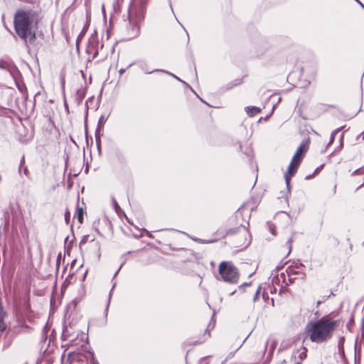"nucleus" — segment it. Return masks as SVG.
Wrapping results in <instances>:
<instances>
[{
	"instance_id": "nucleus-1",
	"label": "nucleus",
	"mask_w": 364,
	"mask_h": 364,
	"mask_svg": "<svg viewBox=\"0 0 364 364\" xmlns=\"http://www.w3.org/2000/svg\"><path fill=\"white\" fill-rule=\"evenodd\" d=\"M340 324L341 320L336 318L333 312L316 321H309L304 331V339L316 344L327 343L333 338L335 331Z\"/></svg>"
},
{
	"instance_id": "nucleus-2",
	"label": "nucleus",
	"mask_w": 364,
	"mask_h": 364,
	"mask_svg": "<svg viewBox=\"0 0 364 364\" xmlns=\"http://www.w3.org/2000/svg\"><path fill=\"white\" fill-rule=\"evenodd\" d=\"M41 21L37 11H24V41L30 46L36 45V31Z\"/></svg>"
},
{
	"instance_id": "nucleus-3",
	"label": "nucleus",
	"mask_w": 364,
	"mask_h": 364,
	"mask_svg": "<svg viewBox=\"0 0 364 364\" xmlns=\"http://www.w3.org/2000/svg\"><path fill=\"white\" fill-rule=\"evenodd\" d=\"M218 274L221 279L228 283L238 282L240 273L232 262H222L218 267Z\"/></svg>"
},
{
	"instance_id": "nucleus-4",
	"label": "nucleus",
	"mask_w": 364,
	"mask_h": 364,
	"mask_svg": "<svg viewBox=\"0 0 364 364\" xmlns=\"http://www.w3.org/2000/svg\"><path fill=\"white\" fill-rule=\"evenodd\" d=\"M301 80H304L305 85H309L311 82L315 80L317 75V68L314 65H309L306 68L301 67L298 69Z\"/></svg>"
},
{
	"instance_id": "nucleus-5",
	"label": "nucleus",
	"mask_w": 364,
	"mask_h": 364,
	"mask_svg": "<svg viewBox=\"0 0 364 364\" xmlns=\"http://www.w3.org/2000/svg\"><path fill=\"white\" fill-rule=\"evenodd\" d=\"M296 272L294 271V269L293 267H288V269L286 271V273L282 272L279 275H277V277H274L272 279V283L274 284H280V281H282V284H281V287L283 288L284 286H287L289 284V283L287 281V278L288 279V281L290 284L294 282V280L296 279V277H293L294 274H296Z\"/></svg>"
},
{
	"instance_id": "nucleus-6",
	"label": "nucleus",
	"mask_w": 364,
	"mask_h": 364,
	"mask_svg": "<svg viewBox=\"0 0 364 364\" xmlns=\"http://www.w3.org/2000/svg\"><path fill=\"white\" fill-rule=\"evenodd\" d=\"M311 139L309 136L303 139L292 158L301 162L306 152L309 149Z\"/></svg>"
},
{
	"instance_id": "nucleus-7",
	"label": "nucleus",
	"mask_w": 364,
	"mask_h": 364,
	"mask_svg": "<svg viewBox=\"0 0 364 364\" xmlns=\"http://www.w3.org/2000/svg\"><path fill=\"white\" fill-rule=\"evenodd\" d=\"M210 337V333L208 328L196 332L190 341L191 345H200L205 343Z\"/></svg>"
},
{
	"instance_id": "nucleus-8",
	"label": "nucleus",
	"mask_w": 364,
	"mask_h": 364,
	"mask_svg": "<svg viewBox=\"0 0 364 364\" xmlns=\"http://www.w3.org/2000/svg\"><path fill=\"white\" fill-rule=\"evenodd\" d=\"M16 33L19 38H23V10L16 11L14 20Z\"/></svg>"
},
{
	"instance_id": "nucleus-9",
	"label": "nucleus",
	"mask_w": 364,
	"mask_h": 364,
	"mask_svg": "<svg viewBox=\"0 0 364 364\" xmlns=\"http://www.w3.org/2000/svg\"><path fill=\"white\" fill-rule=\"evenodd\" d=\"M301 162L294 159H291L289 165L287 172L285 173V179L288 183L291 178L296 173L297 169Z\"/></svg>"
},
{
	"instance_id": "nucleus-10",
	"label": "nucleus",
	"mask_w": 364,
	"mask_h": 364,
	"mask_svg": "<svg viewBox=\"0 0 364 364\" xmlns=\"http://www.w3.org/2000/svg\"><path fill=\"white\" fill-rule=\"evenodd\" d=\"M241 291H245L248 294H252V299L254 301L258 299L259 294L260 293L261 287H257L254 288L252 284H245L239 287Z\"/></svg>"
},
{
	"instance_id": "nucleus-11",
	"label": "nucleus",
	"mask_w": 364,
	"mask_h": 364,
	"mask_svg": "<svg viewBox=\"0 0 364 364\" xmlns=\"http://www.w3.org/2000/svg\"><path fill=\"white\" fill-rule=\"evenodd\" d=\"M317 112L319 115L330 112L333 109H338V106L334 104L321 103L317 106Z\"/></svg>"
},
{
	"instance_id": "nucleus-12",
	"label": "nucleus",
	"mask_w": 364,
	"mask_h": 364,
	"mask_svg": "<svg viewBox=\"0 0 364 364\" xmlns=\"http://www.w3.org/2000/svg\"><path fill=\"white\" fill-rule=\"evenodd\" d=\"M27 129V132L24 134V141H30L33 139L35 135V124L28 120V127Z\"/></svg>"
},
{
	"instance_id": "nucleus-13",
	"label": "nucleus",
	"mask_w": 364,
	"mask_h": 364,
	"mask_svg": "<svg viewBox=\"0 0 364 364\" xmlns=\"http://www.w3.org/2000/svg\"><path fill=\"white\" fill-rule=\"evenodd\" d=\"M26 316L27 319L33 322L35 319L37 318V314L34 313L33 311L31 309V306L29 304H24V316Z\"/></svg>"
},
{
	"instance_id": "nucleus-14",
	"label": "nucleus",
	"mask_w": 364,
	"mask_h": 364,
	"mask_svg": "<svg viewBox=\"0 0 364 364\" xmlns=\"http://www.w3.org/2000/svg\"><path fill=\"white\" fill-rule=\"evenodd\" d=\"M86 213L85 208L77 205L75 216L77 218L78 223L81 225L84 221V215Z\"/></svg>"
},
{
	"instance_id": "nucleus-15",
	"label": "nucleus",
	"mask_w": 364,
	"mask_h": 364,
	"mask_svg": "<svg viewBox=\"0 0 364 364\" xmlns=\"http://www.w3.org/2000/svg\"><path fill=\"white\" fill-rule=\"evenodd\" d=\"M245 112L248 114L249 117H254L262 112V109L259 107L255 106H248L245 107Z\"/></svg>"
},
{
	"instance_id": "nucleus-16",
	"label": "nucleus",
	"mask_w": 364,
	"mask_h": 364,
	"mask_svg": "<svg viewBox=\"0 0 364 364\" xmlns=\"http://www.w3.org/2000/svg\"><path fill=\"white\" fill-rule=\"evenodd\" d=\"M87 51L88 53H90L91 51L93 52L92 57L89 58V59H88L89 61H91L93 59H95L97 56V55H98V50L94 46H89L88 48L87 49Z\"/></svg>"
},
{
	"instance_id": "nucleus-17",
	"label": "nucleus",
	"mask_w": 364,
	"mask_h": 364,
	"mask_svg": "<svg viewBox=\"0 0 364 364\" xmlns=\"http://www.w3.org/2000/svg\"><path fill=\"white\" fill-rule=\"evenodd\" d=\"M73 279V274H70L68 275V277L65 279V282H63V285H62V291H64L65 290V289L68 287V285H70L72 282H71V279Z\"/></svg>"
},
{
	"instance_id": "nucleus-18",
	"label": "nucleus",
	"mask_w": 364,
	"mask_h": 364,
	"mask_svg": "<svg viewBox=\"0 0 364 364\" xmlns=\"http://www.w3.org/2000/svg\"><path fill=\"white\" fill-rule=\"evenodd\" d=\"M323 165L320 166L319 167L316 168L313 174L309 175L306 177V179H311L315 175L318 174L321 170L323 168Z\"/></svg>"
},
{
	"instance_id": "nucleus-19",
	"label": "nucleus",
	"mask_w": 364,
	"mask_h": 364,
	"mask_svg": "<svg viewBox=\"0 0 364 364\" xmlns=\"http://www.w3.org/2000/svg\"><path fill=\"white\" fill-rule=\"evenodd\" d=\"M90 237L89 235H84L80 242V247H82L85 245L90 240Z\"/></svg>"
},
{
	"instance_id": "nucleus-20",
	"label": "nucleus",
	"mask_w": 364,
	"mask_h": 364,
	"mask_svg": "<svg viewBox=\"0 0 364 364\" xmlns=\"http://www.w3.org/2000/svg\"><path fill=\"white\" fill-rule=\"evenodd\" d=\"M9 64L7 61L0 60V68L1 69H9Z\"/></svg>"
},
{
	"instance_id": "nucleus-21",
	"label": "nucleus",
	"mask_w": 364,
	"mask_h": 364,
	"mask_svg": "<svg viewBox=\"0 0 364 364\" xmlns=\"http://www.w3.org/2000/svg\"><path fill=\"white\" fill-rule=\"evenodd\" d=\"M264 356V350H262L261 352L257 353V358L255 361L256 363L261 361L263 359Z\"/></svg>"
},
{
	"instance_id": "nucleus-22",
	"label": "nucleus",
	"mask_w": 364,
	"mask_h": 364,
	"mask_svg": "<svg viewBox=\"0 0 364 364\" xmlns=\"http://www.w3.org/2000/svg\"><path fill=\"white\" fill-rule=\"evenodd\" d=\"M364 174V166L356 169L353 173V175H363Z\"/></svg>"
},
{
	"instance_id": "nucleus-23",
	"label": "nucleus",
	"mask_w": 364,
	"mask_h": 364,
	"mask_svg": "<svg viewBox=\"0 0 364 364\" xmlns=\"http://www.w3.org/2000/svg\"><path fill=\"white\" fill-rule=\"evenodd\" d=\"M132 26L133 30L135 32V36H137L139 33V31H140L139 26L138 24L135 23V24H132Z\"/></svg>"
},
{
	"instance_id": "nucleus-24",
	"label": "nucleus",
	"mask_w": 364,
	"mask_h": 364,
	"mask_svg": "<svg viewBox=\"0 0 364 364\" xmlns=\"http://www.w3.org/2000/svg\"><path fill=\"white\" fill-rule=\"evenodd\" d=\"M70 211L67 209L65 213V220L67 224H68L70 223Z\"/></svg>"
},
{
	"instance_id": "nucleus-25",
	"label": "nucleus",
	"mask_w": 364,
	"mask_h": 364,
	"mask_svg": "<svg viewBox=\"0 0 364 364\" xmlns=\"http://www.w3.org/2000/svg\"><path fill=\"white\" fill-rule=\"evenodd\" d=\"M268 226H269V229L270 232H272V234L273 235H276L277 232H276L275 226H274L272 224H269Z\"/></svg>"
},
{
	"instance_id": "nucleus-26",
	"label": "nucleus",
	"mask_w": 364,
	"mask_h": 364,
	"mask_svg": "<svg viewBox=\"0 0 364 364\" xmlns=\"http://www.w3.org/2000/svg\"><path fill=\"white\" fill-rule=\"evenodd\" d=\"M239 232L240 233L242 234V235H246L247 231V230L245 229V227H242L241 229L239 230Z\"/></svg>"
},
{
	"instance_id": "nucleus-27",
	"label": "nucleus",
	"mask_w": 364,
	"mask_h": 364,
	"mask_svg": "<svg viewBox=\"0 0 364 364\" xmlns=\"http://www.w3.org/2000/svg\"><path fill=\"white\" fill-rule=\"evenodd\" d=\"M124 72H125V69H124V68L119 69V75L122 76Z\"/></svg>"
},
{
	"instance_id": "nucleus-28",
	"label": "nucleus",
	"mask_w": 364,
	"mask_h": 364,
	"mask_svg": "<svg viewBox=\"0 0 364 364\" xmlns=\"http://www.w3.org/2000/svg\"><path fill=\"white\" fill-rule=\"evenodd\" d=\"M306 356V353H301V354H300V358H303V357H304V358H305Z\"/></svg>"
},
{
	"instance_id": "nucleus-29",
	"label": "nucleus",
	"mask_w": 364,
	"mask_h": 364,
	"mask_svg": "<svg viewBox=\"0 0 364 364\" xmlns=\"http://www.w3.org/2000/svg\"><path fill=\"white\" fill-rule=\"evenodd\" d=\"M22 165H23V158L21 159V160L20 161L19 171L21 170V167Z\"/></svg>"
},
{
	"instance_id": "nucleus-30",
	"label": "nucleus",
	"mask_w": 364,
	"mask_h": 364,
	"mask_svg": "<svg viewBox=\"0 0 364 364\" xmlns=\"http://www.w3.org/2000/svg\"><path fill=\"white\" fill-rule=\"evenodd\" d=\"M249 335H250V333L245 336L242 343H244L247 340V338L249 336Z\"/></svg>"
},
{
	"instance_id": "nucleus-31",
	"label": "nucleus",
	"mask_w": 364,
	"mask_h": 364,
	"mask_svg": "<svg viewBox=\"0 0 364 364\" xmlns=\"http://www.w3.org/2000/svg\"><path fill=\"white\" fill-rule=\"evenodd\" d=\"M141 5L145 4L147 1V0H141Z\"/></svg>"
},
{
	"instance_id": "nucleus-32",
	"label": "nucleus",
	"mask_w": 364,
	"mask_h": 364,
	"mask_svg": "<svg viewBox=\"0 0 364 364\" xmlns=\"http://www.w3.org/2000/svg\"><path fill=\"white\" fill-rule=\"evenodd\" d=\"M27 172H28V170L26 168H24V171H23V173L25 175H27Z\"/></svg>"
},
{
	"instance_id": "nucleus-33",
	"label": "nucleus",
	"mask_w": 364,
	"mask_h": 364,
	"mask_svg": "<svg viewBox=\"0 0 364 364\" xmlns=\"http://www.w3.org/2000/svg\"><path fill=\"white\" fill-rule=\"evenodd\" d=\"M17 87H18V90H19L20 91H21V88L20 85H19L18 83H17Z\"/></svg>"
},
{
	"instance_id": "nucleus-34",
	"label": "nucleus",
	"mask_w": 364,
	"mask_h": 364,
	"mask_svg": "<svg viewBox=\"0 0 364 364\" xmlns=\"http://www.w3.org/2000/svg\"><path fill=\"white\" fill-rule=\"evenodd\" d=\"M243 210H244V208H242L238 209V211H241V212H242Z\"/></svg>"
},
{
	"instance_id": "nucleus-35",
	"label": "nucleus",
	"mask_w": 364,
	"mask_h": 364,
	"mask_svg": "<svg viewBox=\"0 0 364 364\" xmlns=\"http://www.w3.org/2000/svg\"><path fill=\"white\" fill-rule=\"evenodd\" d=\"M60 259V255H59V256L58 257L57 263H58V262H59Z\"/></svg>"
},
{
	"instance_id": "nucleus-36",
	"label": "nucleus",
	"mask_w": 364,
	"mask_h": 364,
	"mask_svg": "<svg viewBox=\"0 0 364 364\" xmlns=\"http://www.w3.org/2000/svg\"><path fill=\"white\" fill-rule=\"evenodd\" d=\"M321 301H318L317 302V306H319L321 304Z\"/></svg>"
},
{
	"instance_id": "nucleus-37",
	"label": "nucleus",
	"mask_w": 364,
	"mask_h": 364,
	"mask_svg": "<svg viewBox=\"0 0 364 364\" xmlns=\"http://www.w3.org/2000/svg\"><path fill=\"white\" fill-rule=\"evenodd\" d=\"M75 260H74V261H73V262H72V266L75 264Z\"/></svg>"
},
{
	"instance_id": "nucleus-38",
	"label": "nucleus",
	"mask_w": 364,
	"mask_h": 364,
	"mask_svg": "<svg viewBox=\"0 0 364 364\" xmlns=\"http://www.w3.org/2000/svg\"><path fill=\"white\" fill-rule=\"evenodd\" d=\"M5 28H6V29H7L9 31H10L9 30L8 27H6V26H5Z\"/></svg>"
},
{
	"instance_id": "nucleus-39",
	"label": "nucleus",
	"mask_w": 364,
	"mask_h": 364,
	"mask_svg": "<svg viewBox=\"0 0 364 364\" xmlns=\"http://www.w3.org/2000/svg\"><path fill=\"white\" fill-rule=\"evenodd\" d=\"M296 364H301V363H296Z\"/></svg>"
}]
</instances>
